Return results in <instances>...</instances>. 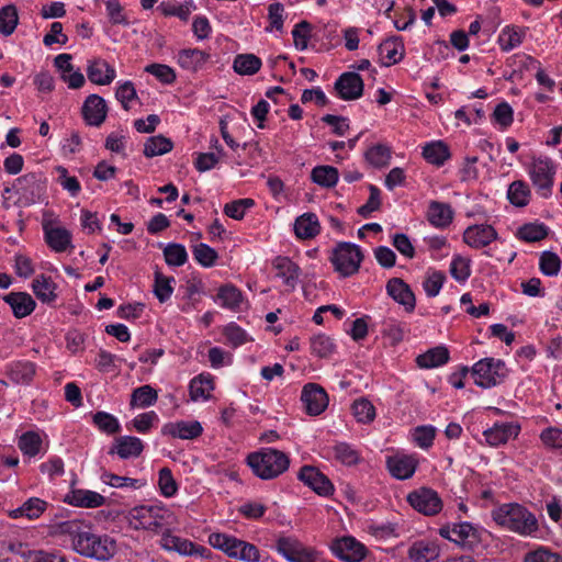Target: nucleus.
Returning a JSON list of instances; mask_svg holds the SVG:
<instances>
[{"mask_svg":"<svg viewBox=\"0 0 562 562\" xmlns=\"http://www.w3.org/2000/svg\"><path fill=\"white\" fill-rule=\"evenodd\" d=\"M13 189L19 194V202L30 206L46 196L47 179L42 172H29L14 181Z\"/></svg>","mask_w":562,"mask_h":562,"instance_id":"5","label":"nucleus"},{"mask_svg":"<svg viewBox=\"0 0 562 562\" xmlns=\"http://www.w3.org/2000/svg\"><path fill=\"white\" fill-rule=\"evenodd\" d=\"M493 520L521 537H536L539 522L533 513L518 503H506L492 510Z\"/></svg>","mask_w":562,"mask_h":562,"instance_id":"2","label":"nucleus"},{"mask_svg":"<svg viewBox=\"0 0 562 562\" xmlns=\"http://www.w3.org/2000/svg\"><path fill=\"white\" fill-rule=\"evenodd\" d=\"M60 530L70 536L71 548L81 557L108 562L117 551L113 538L108 535H98L78 521H65L60 524Z\"/></svg>","mask_w":562,"mask_h":562,"instance_id":"1","label":"nucleus"},{"mask_svg":"<svg viewBox=\"0 0 562 562\" xmlns=\"http://www.w3.org/2000/svg\"><path fill=\"white\" fill-rule=\"evenodd\" d=\"M530 195L529 186L522 180L513 181L507 190L508 201L517 207L526 206L529 203Z\"/></svg>","mask_w":562,"mask_h":562,"instance_id":"43","label":"nucleus"},{"mask_svg":"<svg viewBox=\"0 0 562 562\" xmlns=\"http://www.w3.org/2000/svg\"><path fill=\"white\" fill-rule=\"evenodd\" d=\"M159 9L167 16H178L180 20L187 21L195 4L192 0H186L183 3L177 1H164L159 4Z\"/></svg>","mask_w":562,"mask_h":562,"instance_id":"44","label":"nucleus"},{"mask_svg":"<svg viewBox=\"0 0 562 562\" xmlns=\"http://www.w3.org/2000/svg\"><path fill=\"white\" fill-rule=\"evenodd\" d=\"M272 548L289 562H322L321 554L294 537H279Z\"/></svg>","mask_w":562,"mask_h":562,"instance_id":"7","label":"nucleus"},{"mask_svg":"<svg viewBox=\"0 0 562 562\" xmlns=\"http://www.w3.org/2000/svg\"><path fill=\"white\" fill-rule=\"evenodd\" d=\"M363 260L361 248L352 243L340 241L333 250L330 261L341 277L347 278L358 272Z\"/></svg>","mask_w":562,"mask_h":562,"instance_id":"6","label":"nucleus"},{"mask_svg":"<svg viewBox=\"0 0 562 562\" xmlns=\"http://www.w3.org/2000/svg\"><path fill=\"white\" fill-rule=\"evenodd\" d=\"M386 292L395 302L403 305L406 312L414 311L416 305L415 294L402 279H390L386 283Z\"/></svg>","mask_w":562,"mask_h":562,"instance_id":"19","label":"nucleus"},{"mask_svg":"<svg viewBox=\"0 0 562 562\" xmlns=\"http://www.w3.org/2000/svg\"><path fill=\"white\" fill-rule=\"evenodd\" d=\"M19 23V15L15 5L8 4L0 9V33L3 36L11 35Z\"/></svg>","mask_w":562,"mask_h":562,"instance_id":"49","label":"nucleus"},{"mask_svg":"<svg viewBox=\"0 0 562 562\" xmlns=\"http://www.w3.org/2000/svg\"><path fill=\"white\" fill-rule=\"evenodd\" d=\"M247 464L261 480H272L288 470L290 459L280 450L263 448L250 453L247 457Z\"/></svg>","mask_w":562,"mask_h":562,"instance_id":"3","label":"nucleus"},{"mask_svg":"<svg viewBox=\"0 0 562 562\" xmlns=\"http://www.w3.org/2000/svg\"><path fill=\"white\" fill-rule=\"evenodd\" d=\"M505 363L499 359L484 358L474 363L471 373L474 383L483 389L499 384L505 378Z\"/></svg>","mask_w":562,"mask_h":562,"instance_id":"8","label":"nucleus"},{"mask_svg":"<svg viewBox=\"0 0 562 562\" xmlns=\"http://www.w3.org/2000/svg\"><path fill=\"white\" fill-rule=\"evenodd\" d=\"M82 116L88 125L100 126L106 119L105 100L98 94H90L83 102Z\"/></svg>","mask_w":562,"mask_h":562,"instance_id":"17","label":"nucleus"},{"mask_svg":"<svg viewBox=\"0 0 562 562\" xmlns=\"http://www.w3.org/2000/svg\"><path fill=\"white\" fill-rule=\"evenodd\" d=\"M352 412L359 423H371L375 417V408L367 398H359L353 402Z\"/></svg>","mask_w":562,"mask_h":562,"instance_id":"56","label":"nucleus"},{"mask_svg":"<svg viewBox=\"0 0 562 562\" xmlns=\"http://www.w3.org/2000/svg\"><path fill=\"white\" fill-rule=\"evenodd\" d=\"M319 222L314 213H305L296 218L294 231L299 238L310 239L319 233Z\"/></svg>","mask_w":562,"mask_h":562,"instance_id":"36","label":"nucleus"},{"mask_svg":"<svg viewBox=\"0 0 562 562\" xmlns=\"http://www.w3.org/2000/svg\"><path fill=\"white\" fill-rule=\"evenodd\" d=\"M203 431L201 424L196 420L194 422H176V423H167L162 426L161 432L162 435H168L173 438L180 439H195Z\"/></svg>","mask_w":562,"mask_h":562,"instance_id":"22","label":"nucleus"},{"mask_svg":"<svg viewBox=\"0 0 562 562\" xmlns=\"http://www.w3.org/2000/svg\"><path fill=\"white\" fill-rule=\"evenodd\" d=\"M333 554L342 562H361L367 555V548L352 536H342L331 541Z\"/></svg>","mask_w":562,"mask_h":562,"instance_id":"11","label":"nucleus"},{"mask_svg":"<svg viewBox=\"0 0 562 562\" xmlns=\"http://www.w3.org/2000/svg\"><path fill=\"white\" fill-rule=\"evenodd\" d=\"M520 427L514 423H496L492 428L486 429L483 436L490 446L497 447L506 443L510 438H516Z\"/></svg>","mask_w":562,"mask_h":562,"instance_id":"20","label":"nucleus"},{"mask_svg":"<svg viewBox=\"0 0 562 562\" xmlns=\"http://www.w3.org/2000/svg\"><path fill=\"white\" fill-rule=\"evenodd\" d=\"M407 502L417 512L434 516L442 508V502L438 493L428 487H422L408 494Z\"/></svg>","mask_w":562,"mask_h":562,"instance_id":"12","label":"nucleus"},{"mask_svg":"<svg viewBox=\"0 0 562 562\" xmlns=\"http://www.w3.org/2000/svg\"><path fill=\"white\" fill-rule=\"evenodd\" d=\"M93 423L101 431L109 435L116 434L121 429L119 420L106 412H97L93 415Z\"/></svg>","mask_w":562,"mask_h":562,"instance_id":"57","label":"nucleus"},{"mask_svg":"<svg viewBox=\"0 0 562 562\" xmlns=\"http://www.w3.org/2000/svg\"><path fill=\"white\" fill-rule=\"evenodd\" d=\"M532 184L541 196L548 198L551 194L555 168L548 157L533 159L528 170Z\"/></svg>","mask_w":562,"mask_h":562,"instance_id":"9","label":"nucleus"},{"mask_svg":"<svg viewBox=\"0 0 562 562\" xmlns=\"http://www.w3.org/2000/svg\"><path fill=\"white\" fill-rule=\"evenodd\" d=\"M172 147L173 144L170 138L162 135L149 137L145 143L144 155L147 158H153L169 153Z\"/></svg>","mask_w":562,"mask_h":562,"instance_id":"47","label":"nucleus"},{"mask_svg":"<svg viewBox=\"0 0 562 562\" xmlns=\"http://www.w3.org/2000/svg\"><path fill=\"white\" fill-rule=\"evenodd\" d=\"M539 267L546 276H557L561 268V260L555 252L543 251L540 256Z\"/></svg>","mask_w":562,"mask_h":562,"instance_id":"61","label":"nucleus"},{"mask_svg":"<svg viewBox=\"0 0 562 562\" xmlns=\"http://www.w3.org/2000/svg\"><path fill=\"white\" fill-rule=\"evenodd\" d=\"M301 401L305 405L306 413L311 416L322 414L328 406L326 391L316 383H307L303 386Z\"/></svg>","mask_w":562,"mask_h":562,"instance_id":"13","label":"nucleus"},{"mask_svg":"<svg viewBox=\"0 0 562 562\" xmlns=\"http://www.w3.org/2000/svg\"><path fill=\"white\" fill-rule=\"evenodd\" d=\"M470 262L471 260L468 258L459 255L454 256L450 263V273L452 278L459 282L467 281L471 274Z\"/></svg>","mask_w":562,"mask_h":562,"instance_id":"59","label":"nucleus"},{"mask_svg":"<svg viewBox=\"0 0 562 562\" xmlns=\"http://www.w3.org/2000/svg\"><path fill=\"white\" fill-rule=\"evenodd\" d=\"M214 383L211 376L200 374L191 380L189 385L190 397L192 401H206L211 396Z\"/></svg>","mask_w":562,"mask_h":562,"instance_id":"42","label":"nucleus"},{"mask_svg":"<svg viewBox=\"0 0 562 562\" xmlns=\"http://www.w3.org/2000/svg\"><path fill=\"white\" fill-rule=\"evenodd\" d=\"M243 293L234 284L226 283L218 288L215 301L224 308L239 311Z\"/></svg>","mask_w":562,"mask_h":562,"instance_id":"34","label":"nucleus"},{"mask_svg":"<svg viewBox=\"0 0 562 562\" xmlns=\"http://www.w3.org/2000/svg\"><path fill=\"white\" fill-rule=\"evenodd\" d=\"M334 88L340 99L350 101L362 97L364 83L358 72L347 71L338 77Z\"/></svg>","mask_w":562,"mask_h":562,"instance_id":"14","label":"nucleus"},{"mask_svg":"<svg viewBox=\"0 0 562 562\" xmlns=\"http://www.w3.org/2000/svg\"><path fill=\"white\" fill-rule=\"evenodd\" d=\"M390 473L398 479H409L416 470L417 461L411 456H392L386 460Z\"/></svg>","mask_w":562,"mask_h":562,"instance_id":"27","label":"nucleus"},{"mask_svg":"<svg viewBox=\"0 0 562 562\" xmlns=\"http://www.w3.org/2000/svg\"><path fill=\"white\" fill-rule=\"evenodd\" d=\"M192 254L194 259L205 268L213 267L218 259L216 250L203 243L193 246Z\"/></svg>","mask_w":562,"mask_h":562,"instance_id":"55","label":"nucleus"},{"mask_svg":"<svg viewBox=\"0 0 562 562\" xmlns=\"http://www.w3.org/2000/svg\"><path fill=\"white\" fill-rule=\"evenodd\" d=\"M209 58L210 55L201 49L187 48L178 53L177 61L181 68L196 72L203 68Z\"/></svg>","mask_w":562,"mask_h":562,"instance_id":"28","label":"nucleus"},{"mask_svg":"<svg viewBox=\"0 0 562 562\" xmlns=\"http://www.w3.org/2000/svg\"><path fill=\"white\" fill-rule=\"evenodd\" d=\"M57 285L50 277L37 276L32 282V290L36 297L43 303H52L56 300Z\"/></svg>","mask_w":562,"mask_h":562,"instance_id":"35","label":"nucleus"},{"mask_svg":"<svg viewBox=\"0 0 562 562\" xmlns=\"http://www.w3.org/2000/svg\"><path fill=\"white\" fill-rule=\"evenodd\" d=\"M88 79L95 85H110L116 77L115 69L104 59H94L87 67Z\"/></svg>","mask_w":562,"mask_h":562,"instance_id":"24","label":"nucleus"},{"mask_svg":"<svg viewBox=\"0 0 562 562\" xmlns=\"http://www.w3.org/2000/svg\"><path fill=\"white\" fill-rule=\"evenodd\" d=\"M157 391L150 385H142L135 389L131 396L132 406L149 407L157 402Z\"/></svg>","mask_w":562,"mask_h":562,"instance_id":"51","label":"nucleus"},{"mask_svg":"<svg viewBox=\"0 0 562 562\" xmlns=\"http://www.w3.org/2000/svg\"><path fill=\"white\" fill-rule=\"evenodd\" d=\"M378 53L383 66L395 65L404 57V45L400 37H391L378 46Z\"/></svg>","mask_w":562,"mask_h":562,"instance_id":"26","label":"nucleus"},{"mask_svg":"<svg viewBox=\"0 0 562 562\" xmlns=\"http://www.w3.org/2000/svg\"><path fill=\"white\" fill-rule=\"evenodd\" d=\"M165 509L159 506H136L130 510L131 524L135 529L158 531L165 519Z\"/></svg>","mask_w":562,"mask_h":562,"instance_id":"10","label":"nucleus"},{"mask_svg":"<svg viewBox=\"0 0 562 562\" xmlns=\"http://www.w3.org/2000/svg\"><path fill=\"white\" fill-rule=\"evenodd\" d=\"M261 59L254 54H238L234 58L233 69L241 76H251L261 68Z\"/></svg>","mask_w":562,"mask_h":562,"instance_id":"39","label":"nucleus"},{"mask_svg":"<svg viewBox=\"0 0 562 562\" xmlns=\"http://www.w3.org/2000/svg\"><path fill=\"white\" fill-rule=\"evenodd\" d=\"M56 171L58 173L57 181L61 188L68 191L71 196H77L81 190L79 180L76 177L69 176L68 170L63 166L56 167Z\"/></svg>","mask_w":562,"mask_h":562,"instance_id":"60","label":"nucleus"},{"mask_svg":"<svg viewBox=\"0 0 562 562\" xmlns=\"http://www.w3.org/2000/svg\"><path fill=\"white\" fill-rule=\"evenodd\" d=\"M449 360V350L445 346L429 349L416 358L419 368L430 369L442 366Z\"/></svg>","mask_w":562,"mask_h":562,"instance_id":"37","label":"nucleus"},{"mask_svg":"<svg viewBox=\"0 0 562 562\" xmlns=\"http://www.w3.org/2000/svg\"><path fill=\"white\" fill-rule=\"evenodd\" d=\"M143 441L133 436H122L115 439L109 454L116 453L121 459L136 458L143 452Z\"/></svg>","mask_w":562,"mask_h":562,"instance_id":"25","label":"nucleus"},{"mask_svg":"<svg viewBox=\"0 0 562 562\" xmlns=\"http://www.w3.org/2000/svg\"><path fill=\"white\" fill-rule=\"evenodd\" d=\"M297 477L321 496H328L334 492V485L329 479L315 467L304 465Z\"/></svg>","mask_w":562,"mask_h":562,"instance_id":"15","label":"nucleus"},{"mask_svg":"<svg viewBox=\"0 0 562 562\" xmlns=\"http://www.w3.org/2000/svg\"><path fill=\"white\" fill-rule=\"evenodd\" d=\"M160 546L168 551H176L183 555H192L194 543L167 531L162 533Z\"/></svg>","mask_w":562,"mask_h":562,"instance_id":"40","label":"nucleus"},{"mask_svg":"<svg viewBox=\"0 0 562 562\" xmlns=\"http://www.w3.org/2000/svg\"><path fill=\"white\" fill-rule=\"evenodd\" d=\"M453 210L448 203L431 201L427 211V220L438 228L449 226L453 220Z\"/></svg>","mask_w":562,"mask_h":562,"instance_id":"30","label":"nucleus"},{"mask_svg":"<svg viewBox=\"0 0 562 562\" xmlns=\"http://www.w3.org/2000/svg\"><path fill=\"white\" fill-rule=\"evenodd\" d=\"M18 446L23 454L34 457L42 448V439L37 432L26 431L19 438Z\"/></svg>","mask_w":562,"mask_h":562,"instance_id":"53","label":"nucleus"},{"mask_svg":"<svg viewBox=\"0 0 562 562\" xmlns=\"http://www.w3.org/2000/svg\"><path fill=\"white\" fill-rule=\"evenodd\" d=\"M366 160L375 168H383L390 164L391 149L382 144L371 146L364 154Z\"/></svg>","mask_w":562,"mask_h":562,"instance_id":"48","label":"nucleus"},{"mask_svg":"<svg viewBox=\"0 0 562 562\" xmlns=\"http://www.w3.org/2000/svg\"><path fill=\"white\" fill-rule=\"evenodd\" d=\"M10 378L15 383L27 384L35 374V364L31 361H18L11 364Z\"/></svg>","mask_w":562,"mask_h":562,"instance_id":"45","label":"nucleus"},{"mask_svg":"<svg viewBox=\"0 0 562 562\" xmlns=\"http://www.w3.org/2000/svg\"><path fill=\"white\" fill-rule=\"evenodd\" d=\"M312 180L321 187L333 188L337 184L339 173L338 169L333 166H316L311 172Z\"/></svg>","mask_w":562,"mask_h":562,"instance_id":"41","label":"nucleus"},{"mask_svg":"<svg viewBox=\"0 0 562 562\" xmlns=\"http://www.w3.org/2000/svg\"><path fill=\"white\" fill-rule=\"evenodd\" d=\"M524 562H562V557L546 547H539L533 551L527 552L524 557Z\"/></svg>","mask_w":562,"mask_h":562,"instance_id":"64","label":"nucleus"},{"mask_svg":"<svg viewBox=\"0 0 562 562\" xmlns=\"http://www.w3.org/2000/svg\"><path fill=\"white\" fill-rule=\"evenodd\" d=\"M439 547L432 541L420 540L408 549V558L414 562H431L439 557Z\"/></svg>","mask_w":562,"mask_h":562,"instance_id":"32","label":"nucleus"},{"mask_svg":"<svg viewBox=\"0 0 562 562\" xmlns=\"http://www.w3.org/2000/svg\"><path fill=\"white\" fill-rule=\"evenodd\" d=\"M549 228L542 223H528L519 227L517 237L528 243H536L548 236Z\"/></svg>","mask_w":562,"mask_h":562,"instance_id":"46","label":"nucleus"},{"mask_svg":"<svg viewBox=\"0 0 562 562\" xmlns=\"http://www.w3.org/2000/svg\"><path fill=\"white\" fill-rule=\"evenodd\" d=\"M272 266L277 271L276 276L283 280L288 290L294 291L302 274L299 265L289 257L279 256L273 260Z\"/></svg>","mask_w":562,"mask_h":562,"instance_id":"18","label":"nucleus"},{"mask_svg":"<svg viewBox=\"0 0 562 562\" xmlns=\"http://www.w3.org/2000/svg\"><path fill=\"white\" fill-rule=\"evenodd\" d=\"M336 345L329 336L324 334L311 338V351L318 358H327L335 352Z\"/></svg>","mask_w":562,"mask_h":562,"instance_id":"50","label":"nucleus"},{"mask_svg":"<svg viewBox=\"0 0 562 562\" xmlns=\"http://www.w3.org/2000/svg\"><path fill=\"white\" fill-rule=\"evenodd\" d=\"M145 71L155 76L160 82L171 85L176 80L175 70L165 64H150L145 67Z\"/></svg>","mask_w":562,"mask_h":562,"instance_id":"63","label":"nucleus"},{"mask_svg":"<svg viewBox=\"0 0 562 562\" xmlns=\"http://www.w3.org/2000/svg\"><path fill=\"white\" fill-rule=\"evenodd\" d=\"M423 157L429 164L442 166L450 158V150L441 140L431 142L424 146Z\"/></svg>","mask_w":562,"mask_h":562,"instance_id":"38","label":"nucleus"},{"mask_svg":"<svg viewBox=\"0 0 562 562\" xmlns=\"http://www.w3.org/2000/svg\"><path fill=\"white\" fill-rule=\"evenodd\" d=\"M175 282L173 277H165L160 271L155 272L154 293L160 303L168 301L172 294Z\"/></svg>","mask_w":562,"mask_h":562,"instance_id":"54","label":"nucleus"},{"mask_svg":"<svg viewBox=\"0 0 562 562\" xmlns=\"http://www.w3.org/2000/svg\"><path fill=\"white\" fill-rule=\"evenodd\" d=\"M226 344L233 348H237L249 340L247 333L235 323L228 324L223 331Z\"/></svg>","mask_w":562,"mask_h":562,"instance_id":"58","label":"nucleus"},{"mask_svg":"<svg viewBox=\"0 0 562 562\" xmlns=\"http://www.w3.org/2000/svg\"><path fill=\"white\" fill-rule=\"evenodd\" d=\"M166 263L171 267H181L188 260L186 247L181 244L170 243L164 248Z\"/></svg>","mask_w":562,"mask_h":562,"instance_id":"52","label":"nucleus"},{"mask_svg":"<svg viewBox=\"0 0 562 562\" xmlns=\"http://www.w3.org/2000/svg\"><path fill=\"white\" fill-rule=\"evenodd\" d=\"M209 543L231 558L246 562H259L260 554L257 547L236 537L213 532L209 536Z\"/></svg>","mask_w":562,"mask_h":562,"instance_id":"4","label":"nucleus"},{"mask_svg":"<svg viewBox=\"0 0 562 562\" xmlns=\"http://www.w3.org/2000/svg\"><path fill=\"white\" fill-rule=\"evenodd\" d=\"M452 542L462 549L471 550L480 542V532L470 522L452 524Z\"/></svg>","mask_w":562,"mask_h":562,"instance_id":"21","label":"nucleus"},{"mask_svg":"<svg viewBox=\"0 0 562 562\" xmlns=\"http://www.w3.org/2000/svg\"><path fill=\"white\" fill-rule=\"evenodd\" d=\"M64 502L76 507L97 508L105 503V497L90 490H72L66 494Z\"/></svg>","mask_w":562,"mask_h":562,"instance_id":"23","label":"nucleus"},{"mask_svg":"<svg viewBox=\"0 0 562 562\" xmlns=\"http://www.w3.org/2000/svg\"><path fill=\"white\" fill-rule=\"evenodd\" d=\"M527 27H520L516 25L505 26L498 35V45L503 52H510L518 47L527 33Z\"/></svg>","mask_w":562,"mask_h":562,"instance_id":"33","label":"nucleus"},{"mask_svg":"<svg viewBox=\"0 0 562 562\" xmlns=\"http://www.w3.org/2000/svg\"><path fill=\"white\" fill-rule=\"evenodd\" d=\"M45 241L56 252L65 251L71 244V234L64 227H52L43 225Z\"/></svg>","mask_w":562,"mask_h":562,"instance_id":"31","label":"nucleus"},{"mask_svg":"<svg viewBox=\"0 0 562 562\" xmlns=\"http://www.w3.org/2000/svg\"><path fill=\"white\" fill-rule=\"evenodd\" d=\"M21 557L23 558V562H67L61 555L41 550L24 549L21 551Z\"/></svg>","mask_w":562,"mask_h":562,"instance_id":"62","label":"nucleus"},{"mask_svg":"<svg viewBox=\"0 0 562 562\" xmlns=\"http://www.w3.org/2000/svg\"><path fill=\"white\" fill-rule=\"evenodd\" d=\"M3 300L10 305L16 318L30 315L36 306L35 301L26 292H11Z\"/></svg>","mask_w":562,"mask_h":562,"instance_id":"29","label":"nucleus"},{"mask_svg":"<svg viewBox=\"0 0 562 562\" xmlns=\"http://www.w3.org/2000/svg\"><path fill=\"white\" fill-rule=\"evenodd\" d=\"M497 238L496 229L487 224L471 225L463 233V241L474 249L484 248Z\"/></svg>","mask_w":562,"mask_h":562,"instance_id":"16","label":"nucleus"}]
</instances>
